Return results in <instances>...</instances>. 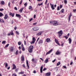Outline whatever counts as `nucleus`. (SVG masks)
Wrapping results in <instances>:
<instances>
[{"label":"nucleus","mask_w":76,"mask_h":76,"mask_svg":"<svg viewBox=\"0 0 76 76\" xmlns=\"http://www.w3.org/2000/svg\"><path fill=\"white\" fill-rule=\"evenodd\" d=\"M50 23L53 24V26H57V25H60V24L58 23L57 21H51L50 22Z\"/></svg>","instance_id":"nucleus-1"},{"label":"nucleus","mask_w":76,"mask_h":76,"mask_svg":"<svg viewBox=\"0 0 76 76\" xmlns=\"http://www.w3.org/2000/svg\"><path fill=\"white\" fill-rule=\"evenodd\" d=\"M34 48V46H30L28 48V51L29 53H32V50Z\"/></svg>","instance_id":"nucleus-2"},{"label":"nucleus","mask_w":76,"mask_h":76,"mask_svg":"<svg viewBox=\"0 0 76 76\" xmlns=\"http://www.w3.org/2000/svg\"><path fill=\"white\" fill-rule=\"evenodd\" d=\"M63 33L62 30H61L59 31L58 32V34L59 37H60L62 35Z\"/></svg>","instance_id":"nucleus-3"},{"label":"nucleus","mask_w":76,"mask_h":76,"mask_svg":"<svg viewBox=\"0 0 76 76\" xmlns=\"http://www.w3.org/2000/svg\"><path fill=\"white\" fill-rule=\"evenodd\" d=\"M32 39V41L30 42L31 44H34V43H35V41H36V39H35V38L34 37H33Z\"/></svg>","instance_id":"nucleus-4"},{"label":"nucleus","mask_w":76,"mask_h":76,"mask_svg":"<svg viewBox=\"0 0 76 76\" xmlns=\"http://www.w3.org/2000/svg\"><path fill=\"white\" fill-rule=\"evenodd\" d=\"M32 29L34 31H37L39 30V28L38 27H34L32 28Z\"/></svg>","instance_id":"nucleus-5"},{"label":"nucleus","mask_w":76,"mask_h":76,"mask_svg":"<svg viewBox=\"0 0 76 76\" xmlns=\"http://www.w3.org/2000/svg\"><path fill=\"white\" fill-rule=\"evenodd\" d=\"M50 5H51V8L52 10H54L55 8L54 7V4H52L50 3Z\"/></svg>","instance_id":"nucleus-6"},{"label":"nucleus","mask_w":76,"mask_h":76,"mask_svg":"<svg viewBox=\"0 0 76 76\" xmlns=\"http://www.w3.org/2000/svg\"><path fill=\"white\" fill-rule=\"evenodd\" d=\"M72 16V13H70L68 17V21L69 22H70V18H71Z\"/></svg>","instance_id":"nucleus-7"},{"label":"nucleus","mask_w":76,"mask_h":76,"mask_svg":"<svg viewBox=\"0 0 76 76\" xmlns=\"http://www.w3.org/2000/svg\"><path fill=\"white\" fill-rule=\"evenodd\" d=\"M16 17H17V18H21V15L20 14H16Z\"/></svg>","instance_id":"nucleus-8"},{"label":"nucleus","mask_w":76,"mask_h":76,"mask_svg":"<svg viewBox=\"0 0 76 76\" xmlns=\"http://www.w3.org/2000/svg\"><path fill=\"white\" fill-rule=\"evenodd\" d=\"M55 42L56 43V44H57L58 45H60V43H58V40H57L56 39H55Z\"/></svg>","instance_id":"nucleus-9"},{"label":"nucleus","mask_w":76,"mask_h":76,"mask_svg":"<svg viewBox=\"0 0 76 76\" xmlns=\"http://www.w3.org/2000/svg\"><path fill=\"white\" fill-rule=\"evenodd\" d=\"M53 51V49H51L48 52H47L46 55H47V54H50V53H51Z\"/></svg>","instance_id":"nucleus-10"},{"label":"nucleus","mask_w":76,"mask_h":76,"mask_svg":"<svg viewBox=\"0 0 76 76\" xmlns=\"http://www.w3.org/2000/svg\"><path fill=\"white\" fill-rule=\"evenodd\" d=\"M12 66H13V68L12 69H16V65H15V64H13Z\"/></svg>","instance_id":"nucleus-11"},{"label":"nucleus","mask_w":76,"mask_h":76,"mask_svg":"<svg viewBox=\"0 0 76 76\" xmlns=\"http://www.w3.org/2000/svg\"><path fill=\"white\" fill-rule=\"evenodd\" d=\"M26 63L27 64V66L28 67V69H29V65H28V61L27 60L26 61Z\"/></svg>","instance_id":"nucleus-12"},{"label":"nucleus","mask_w":76,"mask_h":76,"mask_svg":"<svg viewBox=\"0 0 76 76\" xmlns=\"http://www.w3.org/2000/svg\"><path fill=\"white\" fill-rule=\"evenodd\" d=\"M51 75V73L48 72L46 73V75L47 76H50Z\"/></svg>","instance_id":"nucleus-13"},{"label":"nucleus","mask_w":76,"mask_h":76,"mask_svg":"<svg viewBox=\"0 0 76 76\" xmlns=\"http://www.w3.org/2000/svg\"><path fill=\"white\" fill-rule=\"evenodd\" d=\"M21 61H24V60H25V58H24V56H21Z\"/></svg>","instance_id":"nucleus-14"},{"label":"nucleus","mask_w":76,"mask_h":76,"mask_svg":"<svg viewBox=\"0 0 76 76\" xmlns=\"http://www.w3.org/2000/svg\"><path fill=\"white\" fill-rule=\"evenodd\" d=\"M43 68V66H42L41 68H40V73H42V68Z\"/></svg>","instance_id":"nucleus-15"},{"label":"nucleus","mask_w":76,"mask_h":76,"mask_svg":"<svg viewBox=\"0 0 76 76\" xmlns=\"http://www.w3.org/2000/svg\"><path fill=\"white\" fill-rule=\"evenodd\" d=\"M14 50V49L13 48V47H11L10 48V51H13Z\"/></svg>","instance_id":"nucleus-16"},{"label":"nucleus","mask_w":76,"mask_h":76,"mask_svg":"<svg viewBox=\"0 0 76 76\" xmlns=\"http://www.w3.org/2000/svg\"><path fill=\"white\" fill-rule=\"evenodd\" d=\"M8 18V16H7V14H6L5 15V16L4 17V19H7Z\"/></svg>","instance_id":"nucleus-17"},{"label":"nucleus","mask_w":76,"mask_h":76,"mask_svg":"<svg viewBox=\"0 0 76 76\" xmlns=\"http://www.w3.org/2000/svg\"><path fill=\"white\" fill-rule=\"evenodd\" d=\"M48 62V59L46 58L45 61V63H47Z\"/></svg>","instance_id":"nucleus-18"},{"label":"nucleus","mask_w":76,"mask_h":76,"mask_svg":"<svg viewBox=\"0 0 76 76\" xmlns=\"http://www.w3.org/2000/svg\"><path fill=\"white\" fill-rule=\"evenodd\" d=\"M10 35H14V33H13V31L12 30V32H10Z\"/></svg>","instance_id":"nucleus-19"},{"label":"nucleus","mask_w":76,"mask_h":76,"mask_svg":"<svg viewBox=\"0 0 76 76\" xmlns=\"http://www.w3.org/2000/svg\"><path fill=\"white\" fill-rule=\"evenodd\" d=\"M56 55H59V54H60V52H59L58 51H57L56 52Z\"/></svg>","instance_id":"nucleus-20"},{"label":"nucleus","mask_w":76,"mask_h":76,"mask_svg":"<svg viewBox=\"0 0 76 76\" xmlns=\"http://www.w3.org/2000/svg\"><path fill=\"white\" fill-rule=\"evenodd\" d=\"M0 22H1V23H4V21L2 19L0 18Z\"/></svg>","instance_id":"nucleus-21"},{"label":"nucleus","mask_w":76,"mask_h":76,"mask_svg":"<svg viewBox=\"0 0 76 76\" xmlns=\"http://www.w3.org/2000/svg\"><path fill=\"white\" fill-rule=\"evenodd\" d=\"M68 41H69V44H70L72 42V39H70V38H69Z\"/></svg>","instance_id":"nucleus-22"},{"label":"nucleus","mask_w":76,"mask_h":76,"mask_svg":"<svg viewBox=\"0 0 76 76\" xmlns=\"http://www.w3.org/2000/svg\"><path fill=\"white\" fill-rule=\"evenodd\" d=\"M50 39L48 38L46 39V41L48 42H50Z\"/></svg>","instance_id":"nucleus-23"},{"label":"nucleus","mask_w":76,"mask_h":76,"mask_svg":"<svg viewBox=\"0 0 76 76\" xmlns=\"http://www.w3.org/2000/svg\"><path fill=\"white\" fill-rule=\"evenodd\" d=\"M23 8H22L20 9L19 10V12H20V13H22V11H23Z\"/></svg>","instance_id":"nucleus-24"},{"label":"nucleus","mask_w":76,"mask_h":76,"mask_svg":"<svg viewBox=\"0 0 76 76\" xmlns=\"http://www.w3.org/2000/svg\"><path fill=\"white\" fill-rule=\"evenodd\" d=\"M0 3L1 5H3L4 4V1H1V2Z\"/></svg>","instance_id":"nucleus-25"},{"label":"nucleus","mask_w":76,"mask_h":76,"mask_svg":"<svg viewBox=\"0 0 76 76\" xmlns=\"http://www.w3.org/2000/svg\"><path fill=\"white\" fill-rule=\"evenodd\" d=\"M43 33V31H40L39 33L38 34V35H41V33Z\"/></svg>","instance_id":"nucleus-26"},{"label":"nucleus","mask_w":76,"mask_h":76,"mask_svg":"<svg viewBox=\"0 0 76 76\" xmlns=\"http://www.w3.org/2000/svg\"><path fill=\"white\" fill-rule=\"evenodd\" d=\"M43 42V41L42 40H40L39 41V44H41V43H42Z\"/></svg>","instance_id":"nucleus-27"},{"label":"nucleus","mask_w":76,"mask_h":76,"mask_svg":"<svg viewBox=\"0 0 76 76\" xmlns=\"http://www.w3.org/2000/svg\"><path fill=\"white\" fill-rule=\"evenodd\" d=\"M12 17H14V14L12 13H10L9 14Z\"/></svg>","instance_id":"nucleus-28"},{"label":"nucleus","mask_w":76,"mask_h":76,"mask_svg":"<svg viewBox=\"0 0 76 76\" xmlns=\"http://www.w3.org/2000/svg\"><path fill=\"white\" fill-rule=\"evenodd\" d=\"M22 50L23 51H25V49L24 48V47H23V46H21Z\"/></svg>","instance_id":"nucleus-29"},{"label":"nucleus","mask_w":76,"mask_h":76,"mask_svg":"<svg viewBox=\"0 0 76 76\" xmlns=\"http://www.w3.org/2000/svg\"><path fill=\"white\" fill-rule=\"evenodd\" d=\"M42 5V3L41 4H38L37 6H40Z\"/></svg>","instance_id":"nucleus-30"},{"label":"nucleus","mask_w":76,"mask_h":76,"mask_svg":"<svg viewBox=\"0 0 76 76\" xmlns=\"http://www.w3.org/2000/svg\"><path fill=\"white\" fill-rule=\"evenodd\" d=\"M2 16H4V15L1 12H0V17Z\"/></svg>","instance_id":"nucleus-31"},{"label":"nucleus","mask_w":76,"mask_h":76,"mask_svg":"<svg viewBox=\"0 0 76 76\" xmlns=\"http://www.w3.org/2000/svg\"><path fill=\"white\" fill-rule=\"evenodd\" d=\"M5 64V67H7V66H8V64H7V63H6V62L4 63V64Z\"/></svg>","instance_id":"nucleus-32"},{"label":"nucleus","mask_w":76,"mask_h":76,"mask_svg":"<svg viewBox=\"0 0 76 76\" xmlns=\"http://www.w3.org/2000/svg\"><path fill=\"white\" fill-rule=\"evenodd\" d=\"M9 44H7V45H6L4 47L5 48H7L8 46H9Z\"/></svg>","instance_id":"nucleus-33"},{"label":"nucleus","mask_w":76,"mask_h":76,"mask_svg":"<svg viewBox=\"0 0 76 76\" xmlns=\"http://www.w3.org/2000/svg\"><path fill=\"white\" fill-rule=\"evenodd\" d=\"M12 76H17V75L15 73H13L12 75Z\"/></svg>","instance_id":"nucleus-34"},{"label":"nucleus","mask_w":76,"mask_h":76,"mask_svg":"<svg viewBox=\"0 0 76 76\" xmlns=\"http://www.w3.org/2000/svg\"><path fill=\"white\" fill-rule=\"evenodd\" d=\"M60 64V62H58V63H57V66H59Z\"/></svg>","instance_id":"nucleus-35"},{"label":"nucleus","mask_w":76,"mask_h":76,"mask_svg":"<svg viewBox=\"0 0 76 76\" xmlns=\"http://www.w3.org/2000/svg\"><path fill=\"white\" fill-rule=\"evenodd\" d=\"M19 54V52H18V50H17L16 53H15V54L16 55H17V54Z\"/></svg>","instance_id":"nucleus-36"},{"label":"nucleus","mask_w":76,"mask_h":76,"mask_svg":"<svg viewBox=\"0 0 76 76\" xmlns=\"http://www.w3.org/2000/svg\"><path fill=\"white\" fill-rule=\"evenodd\" d=\"M18 45H21V42H18Z\"/></svg>","instance_id":"nucleus-37"},{"label":"nucleus","mask_w":76,"mask_h":76,"mask_svg":"<svg viewBox=\"0 0 76 76\" xmlns=\"http://www.w3.org/2000/svg\"><path fill=\"white\" fill-rule=\"evenodd\" d=\"M64 3H65V4H66L67 3V1L66 0H64Z\"/></svg>","instance_id":"nucleus-38"},{"label":"nucleus","mask_w":76,"mask_h":76,"mask_svg":"<svg viewBox=\"0 0 76 76\" xmlns=\"http://www.w3.org/2000/svg\"><path fill=\"white\" fill-rule=\"evenodd\" d=\"M6 43V41H4L2 42V44H5Z\"/></svg>","instance_id":"nucleus-39"},{"label":"nucleus","mask_w":76,"mask_h":76,"mask_svg":"<svg viewBox=\"0 0 76 76\" xmlns=\"http://www.w3.org/2000/svg\"><path fill=\"white\" fill-rule=\"evenodd\" d=\"M16 34H17V35H19V32H18L17 31H16Z\"/></svg>","instance_id":"nucleus-40"},{"label":"nucleus","mask_w":76,"mask_h":76,"mask_svg":"<svg viewBox=\"0 0 76 76\" xmlns=\"http://www.w3.org/2000/svg\"><path fill=\"white\" fill-rule=\"evenodd\" d=\"M24 6H27V2H26L24 4Z\"/></svg>","instance_id":"nucleus-41"},{"label":"nucleus","mask_w":76,"mask_h":76,"mask_svg":"<svg viewBox=\"0 0 76 76\" xmlns=\"http://www.w3.org/2000/svg\"><path fill=\"white\" fill-rule=\"evenodd\" d=\"M57 10H60V7L59 6L57 8Z\"/></svg>","instance_id":"nucleus-42"},{"label":"nucleus","mask_w":76,"mask_h":76,"mask_svg":"<svg viewBox=\"0 0 76 76\" xmlns=\"http://www.w3.org/2000/svg\"><path fill=\"white\" fill-rule=\"evenodd\" d=\"M37 24V22L34 23L33 24V25H35Z\"/></svg>","instance_id":"nucleus-43"},{"label":"nucleus","mask_w":76,"mask_h":76,"mask_svg":"<svg viewBox=\"0 0 76 76\" xmlns=\"http://www.w3.org/2000/svg\"><path fill=\"white\" fill-rule=\"evenodd\" d=\"M64 12V9H62L61 10V13H63V12Z\"/></svg>","instance_id":"nucleus-44"},{"label":"nucleus","mask_w":76,"mask_h":76,"mask_svg":"<svg viewBox=\"0 0 76 76\" xmlns=\"http://www.w3.org/2000/svg\"><path fill=\"white\" fill-rule=\"evenodd\" d=\"M63 67L64 68V69H67V68L66 67V66H63Z\"/></svg>","instance_id":"nucleus-45"},{"label":"nucleus","mask_w":76,"mask_h":76,"mask_svg":"<svg viewBox=\"0 0 76 76\" xmlns=\"http://www.w3.org/2000/svg\"><path fill=\"white\" fill-rule=\"evenodd\" d=\"M63 7V5H60V9H61Z\"/></svg>","instance_id":"nucleus-46"},{"label":"nucleus","mask_w":76,"mask_h":76,"mask_svg":"<svg viewBox=\"0 0 76 76\" xmlns=\"http://www.w3.org/2000/svg\"><path fill=\"white\" fill-rule=\"evenodd\" d=\"M23 67H24V68L25 69L26 68V67H25V64H23Z\"/></svg>","instance_id":"nucleus-47"},{"label":"nucleus","mask_w":76,"mask_h":76,"mask_svg":"<svg viewBox=\"0 0 76 76\" xmlns=\"http://www.w3.org/2000/svg\"><path fill=\"white\" fill-rule=\"evenodd\" d=\"M32 19H33L32 18H31L30 19L29 22H31V21L32 20Z\"/></svg>","instance_id":"nucleus-48"},{"label":"nucleus","mask_w":76,"mask_h":76,"mask_svg":"<svg viewBox=\"0 0 76 76\" xmlns=\"http://www.w3.org/2000/svg\"><path fill=\"white\" fill-rule=\"evenodd\" d=\"M17 28V27H16V26H15V27H14L15 30H16Z\"/></svg>","instance_id":"nucleus-49"},{"label":"nucleus","mask_w":76,"mask_h":76,"mask_svg":"<svg viewBox=\"0 0 76 76\" xmlns=\"http://www.w3.org/2000/svg\"><path fill=\"white\" fill-rule=\"evenodd\" d=\"M32 9V7L31 6H30L29 7V9Z\"/></svg>","instance_id":"nucleus-50"},{"label":"nucleus","mask_w":76,"mask_h":76,"mask_svg":"<svg viewBox=\"0 0 76 76\" xmlns=\"http://www.w3.org/2000/svg\"><path fill=\"white\" fill-rule=\"evenodd\" d=\"M18 69H17L15 70V72H18Z\"/></svg>","instance_id":"nucleus-51"},{"label":"nucleus","mask_w":76,"mask_h":76,"mask_svg":"<svg viewBox=\"0 0 76 76\" xmlns=\"http://www.w3.org/2000/svg\"><path fill=\"white\" fill-rule=\"evenodd\" d=\"M64 38H65L66 39H67V38H68V37H67L66 36H64Z\"/></svg>","instance_id":"nucleus-52"},{"label":"nucleus","mask_w":76,"mask_h":76,"mask_svg":"<svg viewBox=\"0 0 76 76\" xmlns=\"http://www.w3.org/2000/svg\"><path fill=\"white\" fill-rule=\"evenodd\" d=\"M14 9H15V10H17V8L16 7H15Z\"/></svg>","instance_id":"nucleus-53"},{"label":"nucleus","mask_w":76,"mask_h":76,"mask_svg":"<svg viewBox=\"0 0 76 76\" xmlns=\"http://www.w3.org/2000/svg\"><path fill=\"white\" fill-rule=\"evenodd\" d=\"M33 73H37V72H36V71L34 70L33 71Z\"/></svg>","instance_id":"nucleus-54"},{"label":"nucleus","mask_w":76,"mask_h":76,"mask_svg":"<svg viewBox=\"0 0 76 76\" xmlns=\"http://www.w3.org/2000/svg\"><path fill=\"white\" fill-rule=\"evenodd\" d=\"M47 70V69H46V68H44L43 69V71H45V70Z\"/></svg>","instance_id":"nucleus-55"},{"label":"nucleus","mask_w":76,"mask_h":76,"mask_svg":"<svg viewBox=\"0 0 76 76\" xmlns=\"http://www.w3.org/2000/svg\"><path fill=\"white\" fill-rule=\"evenodd\" d=\"M56 61V59H55L54 60L52 61L53 63H54Z\"/></svg>","instance_id":"nucleus-56"},{"label":"nucleus","mask_w":76,"mask_h":76,"mask_svg":"<svg viewBox=\"0 0 76 76\" xmlns=\"http://www.w3.org/2000/svg\"><path fill=\"white\" fill-rule=\"evenodd\" d=\"M39 38H38L36 41L37 42L38 41V40H39Z\"/></svg>","instance_id":"nucleus-57"},{"label":"nucleus","mask_w":76,"mask_h":76,"mask_svg":"<svg viewBox=\"0 0 76 76\" xmlns=\"http://www.w3.org/2000/svg\"><path fill=\"white\" fill-rule=\"evenodd\" d=\"M10 2H9V3H8V6L10 7Z\"/></svg>","instance_id":"nucleus-58"},{"label":"nucleus","mask_w":76,"mask_h":76,"mask_svg":"<svg viewBox=\"0 0 76 76\" xmlns=\"http://www.w3.org/2000/svg\"><path fill=\"white\" fill-rule=\"evenodd\" d=\"M23 72H19V74H23Z\"/></svg>","instance_id":"nucleus-59"},{"label":"nucleus","mask_w":76,"mask_h":76,"mask_svg":"<svg viewBox=\"0 0 76 76\" xmlns=\"http://www.w3.org/2000/svg\"><path fill=\"white\" fill-rule=\"evenodd\" d=\"M11 23L12 24H13V20L11 21Z\"/></svg>","instance_id":"nucleus-60"},{"label":"nucleus","mask_w":76,"mask_h":76,"mask_svg":"<svg viewBox=\"0 0 76 76\" xmlns=\"http://www.w3.org/2000/svg\"><path fill=\"white\" fill-rule=\"evenodd\" d=\"M76 9L73 10V11L74 12H76Z\"/></svg>","instance_id":"nucleus-61"},{"label":"nucleus","mask_w":76,"mask_h":76,"mask_svg":"<svg viewBox=\"0 0 76 76\" xmlns=\"http://www.w3.org/2000/svg\"><path fill=\"white\" fill-rule=\"evenodd\" d=\"M47 0H46V1L45 2V4H47Z\"/></svg>","instance_id":"nucleus-62"},{"label":"nucleus","mask_w":76,"mask_h":76,"mask_svg":"<svg viewBox=\"0 0 76 76\" xmlns=\"http://www.w3.org/2000/svg\"><path fill=\"white\" fill-rule=\"evenodd\" d=\"M35 16H36V15H34V19H35Z\"/></svg>","instance_id":"nucleus-63"},{"label":"nucleus","mask_w":76,"mask_h":76,"mask_svg":"<svg viewBox=\"0 0 76 76\" xmlns=\"http://www.w3.org/2000/svg\"><path fill=\"white\" fill-rule=\"evenodd\" d=\"M34 59H32L31 60V61H34Z\"/></svg>","instance_id":"nucleus-64"}]
</instances>
